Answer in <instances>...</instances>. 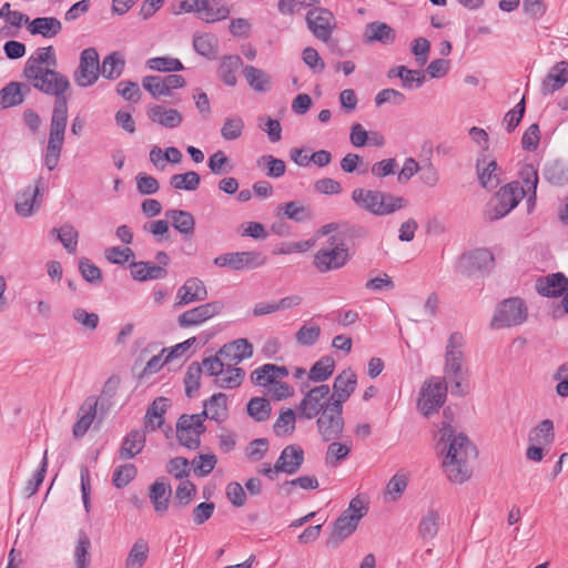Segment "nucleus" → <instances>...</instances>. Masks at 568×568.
I'll return each instance as SVG.
<instances>
[{
    "mask_svg": "<svg viewBox=\"0 0 568 568\" xmlns=\"http://www.w3.org/2000/svg\"><path fill=\"white\" fill-rule=\"evenodd\" d=\"M440 435L444 471L449 481L463 484L471 476L468 459L477 455L476 447L464 433L456 434L449 424L442 426Z\"/></svg>",
    "mask_w": 568,
    "mask_h": 568,
    "instance_id": "nucleus-1",
    "label": "nucleus"
},
{
    "mask_svg": "<svg viewBox=\"0 0 568 568\" xmlns=\"http://www.w3.org/2000/svg\"><path fill=\"white\" fill-rule=\"evenodd\" d=\"M23 75L34 89L55 98L50 121H68V98L65 93L71 85L69 79L53 69L34 71V69L29 68L23 70Z\"/></svg>",
    "mask_w": 568,
    "mask_h": 568,
    "instance_id": "nucleus-2",
    "label": "nucleus"
},
{
    "mask_svg": "<svg viewBox=\"0 0 568 568\" xmlns=\"http://www.w3.org/2000/svg\"><path fill=\"white\" fill-rule=\"evenodd\" d=\"M352 200L356 206L376 216L389 215L407 206V201L402 196L364 187L354 189Z\"/></svg>",
    "mask_w": 568,
    "mask_h": 568,
    "instance_id": "nucleus-3",
    "label": "nucleus"
},
{
    "mask_svg": "<svg viewBox=\"0 0 568 568\" xmlns=\"http://www.w3.org/2000/svg\"><path fill=\"white\" fill-rule=\"evenodd\" d=\"M367 507L361 496L354 497L348 507L335 520L333 530L326 541L327 547L336 548L357 528L359 520L366 515Z\"/></svg>",
    "mask_w": 568,
    "mask_h": 568,
    "instance_id": "nucleus-4",
    "label": "nucleus"
},
{
    "mask_svg": "<svg viewBox=\"0 0 568 568\" xmlns=\"http://www.w3.org/2000/svg\"><path fill=\"white\" fill-rule=\"evenodd\" d=\"M525 196L520 183L515 181L503 186L487 204L485 215L489 221H496L506 216L514 210Z\"/></svg>",
    "mask_w": 568,
    "mask_h": 568,
    "instance_id": "nucleus-5",
    "label": "nucleus"
},
{
    "mask_svg": "<svg viewBox=\"0 0 568 568\" xmlns=\"http://www.w3.org/2000/svg\"><path fill=\"white\" fill-rule=\"evenodd\" d=\"M528 308L520 297H509L501 301L491 320V328H508L521 325L527 321Z\"/></svg>",
    "mask_w": 568,
    "mask_h": 568,
    "instance_id": "nucleus-6",
    "label": "nucleus"
},
{
    "mask_svg": "<svg viewBox=\"0 0 568 568\" xmlns=\"http://www.w3.org/2000/svg\"><path fill=\"white\" fill-rule=\"evenodd\" d=\"M347 261L348 251L345 244L339 242L336 236H332L328 244L317 251L313 263L321 273H325L343 267Z\"/></svg>",
    "mask_w": 568,
    "mask_h": 568,
    "instance_id": "nucleus-7",
    "label": "nucleus"
},
{
    "mask_svg": "<svg viewBox=\"0 0 568 568\" xmlns=\"http://www.w3.org/2000/svg\"><path fill=\"white\" fill-rule=\"evenodd\" d=\"M446 395L447 385L444 379L433 377L426 381L420 388L418 408L424 416L429 417L443 406Z\"/></svg>",
    "mask_w": 568,
    "mask_h": 568,
    "instance_id": "nucleus-8",
    "label": "nucleus"
},
{
    "mask_svg": "<svg viewBox=\"0 0 568 568\" xmlns=\"http://www.w3.org/2000/svg\"><path fill=\"white\" fill-rule=\"evenodd\" d=\"M331 404V389L328 385L308 389L297 406L298 418L313 419L325 410Z\"/></svg>",
    "mask_w": 568,
    "mask_h": 568,
    "instance_id": "nucleus-9",
    "label": "nucleus"
},
{
    "mask_svg": "<svg viewBox=\"0 0 568 568\" xmlns=\"http://www.w3.org/2000/svg\"><path fill=\"white\" fill-rule=\"evenodd\" d=\"M316 417L317 430L324 442L336 440L342 436L344 430L343 406L331 403Z\"/></svg>",
    "mask_w": 568,
    "mask_h": 568,
    "instance_id": "nucleus-10",
    "label": "nucleus"
},
{
    "mask_svg": "<svg viewBox=\"0 0 568 568\" xmlns=\"http://www.w3.org/2000/svg\"><path fill=\"white\" fill-rule=\"evenodd\" d=\"M465 337L459 332L450 334L445 348L444 372L447 376L464 375L468 372L465 367Z\"/></svg>",
    "mask_w": 568,
    "mask_h": 568,
    "instance_id": "nucleus-11",
    "label": "nucleus"
},
{
    "mask_svg": "<svg viewBox=\"0 0 568 568\" xmlns=\"http://www.w3.org/2000/svg\"><path fill=\"white\" fill-rule=\"evenodd\" d=\"M100 74L99 53L94 48H87L80 54V63L74 71V81L81 88L94 84Z\"/></svg>",
    "mask_w": 568,
    "mask_h": 568,
    "instance_id": "nucleus-12",
    "label": "nucleus"
},
{
    "mask_svg": "<svg viewBox=\"0 0 568 568\" xmlns=\"http://www.w3.org/2000/svg\"><path fill=\"white\" fill-rule=\"evenodd\" d=\"M219 267H229L234 271L256 268L265 264L266 257L256 251L226 253L214 258Z\"/></svg>",
    "mask_w": 568,
    "mask_h": 568,
    "instance_id": "nucleus-13",
    "label": "nucleus"
},
{
    "mask_svg": "<svg viewBox=\"0 0 568 568\" xmlns=\"http://www.w3.org/2000/svg\"><path fill=\"white\" fill-rule=\"evenodd\" d=\"M306 23L315 38L327 42L336 27L333 12L326 8L316 7L306 14Z\"/></svg>",
    "mask_w": 568,
    "mask_h": 568,
    "instance_id": "nucleus-14",
    "label": "nucleus"
},
{
    "mask_svg": "<svg viewBox=\"0 0 568 568\" xmlns=\"http://www.w3.org/2000/svg\"><path fill=\"white\" fill-rule=\"evenodd\" d=\"M494 262L493 254L486 248H478L463 254L456 264L459 274L470 277L487 270Z\"/></svg>",
    "mask_w": 568,
    "mask_h": 568,
    "instance_id": "nucleus-15",
    "label": "nucleus"
},
{
    "mask_svg": "<svg viewBox=\"0 0 568 568\" xmlns=\"http://www.w3.org/2000/svg\"><path fill=\"white\" fill-rule=\"evenodd\" d=\"M68 121H50L49 139L44 154V165L49 171L58 166Z\"/></svg>",
    "mask_w": 568,
    "mask_h": 568,
    "instance_id": "nucleus-16",
    "label": "nucleus"
},
{
    "mask_svg": "<svg viewBox=\"0 0 568 568\" xmlns=\"http://www.w3.org/2000/svg\"><path fill=\"white\" fill-rule=\"evenodd\" d=\"M185 79L180 74L161 75H146L142 79V87L154 99L161 97H170L175 89L183 88Z\"/></svg>",
    "mask_w": 568,
    "mask_h": 568,
    "instance_id": "nucleus-17",
    "label": "nucleus"
},
{
    "mask_svg": "<svg viewBox=\"0 0 568 568\" xmlns=\"http://www.w3.org/2000/svg\"><path fill=\"white\" fill-rule=\"evenodd\" d=\"M224 308L221 301L209 302L187 310L179 315L178 324L182 328L199 326L210 318L219 315Z\"/></svg>",
    "mask_w": 568,
    "mask_h": 568,
    "instance_id": "nucleus-18",
    "label": "nucleus"
},
{
    "mask_svg": "<svg viewBox=\"0 0 568 568\" xmlns=\"http://www.w3.org/2000/svg\"><path fill=\"white\" fill-rule=\"evenodd\" d=\"M206 427L204 424H196L187 414L182 415L176 423V437L181 445L189 449H196L201 444V435Z\"/></svg>",
    "mask_w": 568,
    "mask_h": 568,
    "instance_id": "nucleus-19",
    "label": "nucleus"
},
{
    "mask_svg": "<svg viewBox=\"0 0 568 568\" xmlns=\"http://www.w3.org/2000/svg\"><path fill=\"white\" fill-rule=\"evenodd\" d=\"M357 385V376L352 369H344L339 373L333 383V393H331V403L337 406L351 397Z\"/></svg>",
    "mask_w": 568,
    "mask_h": 568,
    "instance_id": "nucleus-20",
    "label": "nucleus"
},
{
    "mask_svg": "<svg viewBox=\"0 0 568 568\" xmlns=\"http://www.w3.org/2000/svg\"><path fill=\"white\" fill-rule=\"evenodd\" d=\"M207 295L209 293L204 282L197 277H190L178 290L175 306L202 302L206 300Z\"/></svg>",
    "mask_w": 568,
    "mask_h": 568,
    "instance_id": "nucleus-21",
    "label": "nucleus"
},
{
    "mask_svg": "<svg viewBox=\"0 0 568 568\" xmlns=\"http://www.w3.org/2000/svg\"><path fill=\"white\" fill-rule=\"evenodd\" d=\"M536 291L546 297H560L568 292V277L562 273H552L536 281Z\"/></svg>",
    "mask_w": 568,
    "mask_h": 568,
    "instance_id": "nucleus-22",
    "label": "nucleus"
},
{
    "mask_svg": "<svg viewBox=\"0 0 568 568\" xmlns=\"http://www.w3.org/2000/svg\"><path fill=\"white\" fill-rule=\"evenodd\" d=\"M275 463L281 473L290 476L294 475L304 463V450L300 445H287L283 448Z\"/></svg>",
    "mask_w": 568,
    "mask_h": 568,
    "instance_id": "nucleus-23",
    "label": "nucleus"
},
{
    "mask_svg": "<svg viewBox=\"0 0 568 568\" xmlns=\"http://www.w3.org/2000/svg\"><path fill=\"white\" fill-rule=\"evenodd\" d=\"M146 115L150 121L165 129H175L183 122V114L179 110L166 108L162 104H154L148 108Z\"/></svg>",
    "mask_w": 568,
    "mask_h": 568,
    "instance_id": "nucleus-24",
    "label": "nucleus"
},
{
    "mask_svg": "<svg viewBox=\"0 0 568 568\" xmlns=\"http://www.w3.org/2000/svg\"><path fill=\"white\" fill-rule=\"evenodd\" d=\"M221 356L224 357L227 365L236 366L242 361L252 357L253 345L246 338H239L224 344L220 348Z\"/></svg>",
    "mask_w": 568,
    "mask_h": 568,
    "instance_id": "nucleus-25",
    "label": "nucleus"
},
{
    "mask_svg": "<svg viewBox=\"0 0 568 568\" xmlns=\"http://www.w3.org/2000/svg\"><path fill=\"white\" fill-rule=\"evenodd\" d=\"M568 82V62L560 61L552 65L541 82L540 91L544 95L552 94Z\"/></svg>",
    "mask_w": 568,
    "mask_h": 568,
    "instance_id": "nucleus-26",
    "label": "nucleus"
},
{
    "mask_svg": "<svg viewBox=\"0 0 568 568\" xmlns=\"http://www.w3.org/2000/svg\"><path fill=\"white\" fill-rule=\"evenodd\" d=\"M154 511L159 516H164L170 507L172 489L163 479H156L149 488L148 494Z\"/></svg>",
    "mask_w": 568,
    "mask_h": 568,
    "instance_id": "nucleus-27",
    "label": "nucleus"
},
{
    "mask_svg": "<svg viewBox=\"0 0 568 568\" xmlns=\"http://www.w3.org/2000/svg\"><path fill=\"white\" fill-rule=\"evenodd\" d=\"M42 178L37 180L34 186H27L23 191L19 192L16 197V211L21 216H30L33 213L34 206H40L38 196L40 195V185Z\"/></svg>",
    "mask_w": 568,
    "mask_h": 568,
    "instance_id": "nucleus-28",
    "label": "nucleus"
},
{
    "mask_svg": "<svg viewBox=\"0 0 568 568\" xmlns=\"http://www.w3.org/2000/svg\"><path fill=\"white\" fill-rule=\"evenodd\" d=\"M286 376H288V369L285 366L264 364L252 372L251 381L257 386H267Z\"/></svg>",
    "mask_w": 568,
    "mask_h": 568,
    "instance_id": "nucleus-29",
    "label": "nucleus"
},
{
    "mask_svg": "<svg viewBox=\"0 0 568 568\" xmlns=\"http://www.w3.org/2000/svg\"><path fill=\"white\" fill-rule=\"evenodd\" d=\"M130 267L132 277L139 282L162 280L168 275L166 268L156 266L151 262H132Z\"/></svg>",
    "mask_w": 568,
    "mask_h": 568,
    "instance_id": "nucleus-30",
    "label": "nucleus"
},
{
    "mask_svg": "<svg viewBox=\"0 0 568 568\" xmlns=\"http://www.w3.org/2000/svg\"><path fill=\"white\" fill-rule=\"evenodd\" d=\"M366 42H381L383 44H390L396 39L395 30L387 23L374 21L366 26L364 32Z\"/></svg>",
    "mask_w": 568,
    "mask_h": 568,
    "instance_id": "nucleus-31",
    "label": "nucleus"
},
{
    "mask_svg": "<svg viewBox=\"0 0 568 568\" xmlns=\"http://www.w3.org/2000/svg\"><path fill=\"white\" fill-rule=\"evenodd\" d=\"M97 414V402L85 400L79 408L78 420L73 425L72 433L75 438H81L85 435L90 426L92 425Z\"/></svg>",
    "mask_w": 568,
    "mask_h": 568,
    "instance_id": "nucleus-32",
    "label": "nucleus"
},
{
    "mask_svg": "<svg viewBox=\"0 0 568 568\" xmlns=\"http://www.w3.org/2000/svg\"><path fill=\"white\" fill-rule=\"evenodd\" d=\"M145 446V433L133 429L123 439L119 450L120 458L131 459L142 452Z\"/></svg>",
    "mask_w": 568,
    "mask_h": 568,
    "instance_id": "nucleus-33",
    "label": "nucleus"
},
{
    "mask_svg": "<svg viewBox=\"0 0 568 568\" xmlns=\"http://www.w3.org/2000/svg\"><path fill=\"white\" fill-rule=\"evenodd\" d=\"M165 216L172 221L173 227L185 239H190L194 234L195 220L193 215L184 210H169Z\"/></svg>",
    "mask_w": 568,
    "mask_h": 568,
    "instance_id": "nucleus-34",
    "label": "nucleus"
},
{
    "mask_svg": "<svg viewBox=\"0 0 568 568\" xmlns=\"http://www.w3.org/2000/svg\"><path fill=\"white\" fill-rule=\"evenodd\" d=\"M28 30L31 34H41L44 38H53L62 30V24L54 17H43L33 19Z\"/></svg>",
    "mask_w": 568,
    "mask_h": 568,
    "instance_id": "nucleus-35",
    "label": "nucleus"
},
{
    "mask_svg": "<svg viewBox=\"0 0 568 568\" xmlns=\"http://www.w3.org/2000/svg\"><path fill=\"white\" fill-rule=\"evenodd\" d=\"M245 377V372L243 368L236 367L234 365H226L222 373L214 379V383L217 387L224 389H233L239 387Z\"/></svg>",
    "mask_w": 568,
    "mask_h": 568,
    "instance_id": "nucleus-36",
    "label": "nucleus"
},
{
    "mask_svg": "<svg viewBox=\"0 0 568 568\" xmlns=\"http://www.w3.org/2000/svg\"><path fill=\"white\" fill-rule=\"evenodd\" d=\"M22 89H26V92L30 91V89L23 83H8L0 90V104L3 108H11L21 104L24 101V93L22 92Z\"/></svg>",
    "mask_w": 568,
    "mask_h": 568,
    "instance_id": "nucleus-37",
    "label": "nucleus"
},
{
    "mask_svg": "<svg viewBox=\"0 0 568 568\" xmlns=\"http://www.w3.org/2000/svg\"><path fill=\"white\" fill-rule=\"evenodd\" d=\"M476 169L479 183L484 189L491 190L497 186L499 179L496 173L498 166L495 160L489 162H486L485 159L478 160Z\"/></svg>",
    "mask_w": 568,
    "mask_h": 568,
    "instance_id": "nucleus-38",
    "label": "nucleus"
},
{
    "mask_svg": "<svg viewBox=\"0 0 568 568\" xmlns=\"http://www.w3.org/2000/svg\"><path fill=\"white\" fill-rule=\"evenodd\" d=\"M555 439L554 423L550 419L541 420L528 435L529 444L548 446Z\"/></svg>",
    "mask_w": 568,
    "mask_h": 568,
    "instance_id": "nucleus-39",
    "label": "nucleus"
},
{
    "mask_svg": "<svg viewBox=\"0 0 568 568\" xmlns=\"http://www.w3.org/2000/svg\"><path fill=\"white\" fill-rule=\"evenodd\" d=\"M42 64L48 67L57 65V58L53 47L49 45L38 49L36 55H32L28 59L23 70H28L29 68L34 69V71L51 70L50 68H43Z\"/></svg>",
    "mask_w": 568,
    "mask_h": 568,
    "instance_id": "nucleus-40",
    "label": "nucleus"
},
{
    "mask_svg": "<svg viewBox=\"0 0 568 568\" xmlns=\"http://www.w3.org/2000/svg\"><path fill=\"white\" fill-rule=\"evenodd\" d=\"M442 523V517L438 510L428 509L427 513L422 517L418 525V534L424 539H433L438 530Z\"/></svg>",
    "mask_w": 568,
    "mask_h": 568,
    "instance_id": "nucleus-41",
    "label": "nucleus"
},
{
    "mask_svg": "<svg viewBox=\"0 0 568 568\" xmlns=\"http://www.w3.org/2000/svg\"><path fill=\"white\" fill-rule=\"evenodd\" d=\"M217 45L219 41L217 38L213 33H203V34H195L193 37V48L194 50L207 58V59H215L217 55Z\"/></svg>",
    "mask_w": 568,
    "mask_h": 568,
    "instance_id": "nucleus-42",
    "label": "nucleus"
},
{
    "mask_svg": "<svg viewBox=\"0 0 568 568\" xmlns=\"http://www.w3.org/2000/svg\"><path fill=\"white\" fill-rule=\"evenodd\" d=\"M242 63V59L239 55H226L222 58L217 73L226 85L234 87L236 84L235 71Z\"/></svg>",
    "mask_w": 568,
    "mask_h": 568,
    "instance_id": "nucleus-43",
    "label": "nucleus"
},
{
    "mask_svg": "<svg viewBox=\"0 0 568 568\" xmlns=\"http://www.w3.org/2000/svg\"><path fill=\"white\" fill-rule=\"evenodd\" d=\"M244 75L248 85L257 92H266L271 89V77L263 70L253 65L244 68Z\"/></svg>",
    "mask_w": 568,
    "mask_h": 568,
    "instance_id": "nucleus-44",
    "label": "nucleus"
},
{
    "mask_svg": "<svg viewBox=\"0 0 568 568\" xmlns=\"http://www.w3.org/2000/svg\"><path fill=\"white\" fill-rule=\"evenodd\" d=\"M230 9L221 0H206L199 16L205 22H215L229 17Z\"/></svg>",
    "mask_w": 568,
    "mask_h": 568,
    "instance_id": "nucleus-45",
    "label": "nucleus"
},
{
    "mask_svg": "<svg viewBox=\"0 0 568 568\" xmlns=\"http://www.w3.org/2000/svg\"><path fill=\"white\" fill-rule=\"evenodd\" d=\"M297 417V410L294 412L292 408H283L273 425L274 434L277 436H291L295 430Z\"/></svg>",
    "mask_w": 568,
    "mask_h": 568,
    "instance_id": "nucleus-46",
    "label": "nucleus"
},
{
    "mask_svg": "<svg viewBox=\"0 0 568 568\" xmlns=\"http://www.w3.org/2000/svg\"><path fill=\"white\" fill-rule=\"evenodd\" d=\"M125 61L120 52L106 55L100 67L101 74L109 80L118 79L124 70Z\"/></svg>",
    "mask_w": 568,
    "mask_h": 568,
    "instance_id": "nucleus-47",
    "label": "nucleus"
},
{
    "mask_svg": "<svg viewBox=\"0 0 568 568\" xmlns=\"http://www.w3.org/2000/svg\"><path fill=\"white\" fill-rule=\"evenodd\" d=\"M519 176L523 181L520 189L525 192V195H528V201L535 200L538 184L537 169L532 164L525 163L519 170Z\"/></svg>",
    "mask_w": 568,
    "mask_h": 568,
    "instance_id": "nucleus-48",
    "label": "nucleus"
},
{
    "mask_svg": "<svg viewBox=\"0 0 568 568\" xmlns=\"http://www.w3.org/2000/svg\"><path fill=\"white\" fill-rule=\"evenodd\" d=\"M168 398L165 397H158L153 400L151 406L146 410V423L145 427H150L151 430H154L159 427H161L164 423L163 414L165 413L168 408Z\"/></svg>",
    "mask_w": 568,
    "mask_h": 568,
    "instance_id": "nucleus-49",
    "label": "nucleus"
},
{
    "mask_svg": "<svg viewBox=\"0 0 568 568\" xmlns=\"http://www.w3.org/2000/svg\"><path fill=\"white\" fill-rule=\"evenodd\" d=\"M409 477L405 473H396L387 483L384 498L386 501L398 500L408 486Z\"/></svg>",
    "mask_w": 568,
    "mask_h": 568,
    "instance_id": "nucleus-50",
    "label": "nucleus"
},
{
    "mask_svg": "<svg viewBox=\"0 0 568 568\" xmlns=\"http://www.w3.org/2000/svg\"><path fill=\"white\" fill-rule=\"evenodd\" d=\"M149 545L140 538L131 547L125 559V568H142L149 557Z\"/></svg>",
    "mask_w": 568,
    "mask_h": 568,
    "instance_id": "nucleus-51",
    "label": "nucleus"
},
{
    "mask_svg": "<svg viewBox=\"0 0 568 568\" xmlns=\"http://www.w3.org/2000/svg\"><path fill=\"white\" fill-rule=\"evenodd\" d=\"M209 408L210 419L221 423L227 417V396L223 393L214 394L205 403Z\"/></svg>",
    "mask_w": 568,
    "mask_h": 568,
    "instance_id": "nucleus-52",
    "label": "nucleus"
},
{
    "mask_svg": "<svg viewBox=\"0 0 568 568\" xmlns=\"http://www.w3.org/2000/svg\"><path fill=\"white\" fill-rule=\"evenodd\" d=\"M246 412L255 422L262 423L270 418L272 407L264 397H253L246 405Z\"/></svg>",
    "mask_w": 568,
    "mask_h": 568,
    "instance_id": "nucleus-53",
    "label": "nucleus"
},
{
    "mask_svg": "<svg viewBox=\"0 0 568 568\" xmlns=\"http://www.w3.org/2000/svg\"><path fill=\"white\" fill-rule=\"evenodd\" d=\"M335 361L331 356H323L310 369L308 378L313 382H324L334 372Z\"/></svg>",
    "mask_w": 568,
    "mask_h": 568,
    "instance_id": "nucleus-54",
    "label": "nucleus"
},
{
    "mask_svg": "<svg viewBox=\"0 0 568 568\" xmlns=\"http://www.w3.org/2000/svg\"><path fill=\"white\" fill-rule=\"evenodd\" d=\"M91 541L85 531L80 530L78 544L74 549V561L77 568H89Z\"/></svg>",
    "mask_w": 568,
    "mask_h": 568,
    "instance_id": "nucleus-55",
    "label": "nucleus"
},
{
    "mask_svg": "<svg viewBox=\"0 0 568 568\" xmlns=\"http://www.w3.org/2000/svg\"><path fill=\"white\" fill-rule=\"evenodd\" d=\"M200 183L201 178L194 171L174 174L170 179V185L175 190L195 191Z\"/></svg>",
    "mask_w": 568,
    "mask_h": 568,
    "instance_id": "nucleus-56",
    "label": "nucleus"
},
{
    "mask_svg": "<svg viewBox=\"0 0 568 568\" xmlns=\"http://www.w3.org/2000/svg\"><path fill=\"white\" fill-rule=\"evenodd\" d=\"M283 215L295 222H304L312 219L311 210L297 201H291L278 206Z\"/></svg>",
    "mask_w": 568,
    "mask_h": 568,
    "instance_id": "nucleus-57",
    "label": "nucleus"
},
{
    "mask_svg": "<svg viewBox=\"0 0 568 568\" xmlns=\"http://www.w3.org/2000/svg\"><path fill=\"white\" fill-rule=\"evenodd\" d=\"M52 233H57L58 240L69 253H74L78 245V231L71 224H63L60 229H53Z\"/></svg>",
    "mask_w": 568,
    "mask_h": 568,
    "instance_id": "nucleus-58",
    "label": "nucleus"
},
{
    "mask_svg": "<svg viewBox=\"0 0 568 568\" xmlns=\"http://www.w3.org/2000/svg\"><path fill=\"white\" fill-rule=\"evenodd\" d=\"M146 67L159 72H174L182 71L184 69L182 62L179 59L171 57L151 58L146 61Z\"/></svg>",
    "mask_w": 568,
    "mask_h": 568,
    "instance_id": "nucleus-59",
    "label": "nucleus"
},
{
    "mask_svg": "<svg viewBox=\"0 0 568 568\" xmlns=\"http://www.w3.org/2000/svg\"><path fill=\"white\" fill-rule=\"evenodd\" d=\"M196 494L195 485L187 480H181L179 486L175 489L174 498H175V507L184 508L191 504L194 496Z\"/></svg>",
    "mask_w": 568,
    "mask_h": 568,
    "instance_id": "nucleus-60",
    "label": "nucleus"
},
{
    "mask_svg": "<svg viewBox=\"0 0 568 568\" xmlns=\"http://www.w3.org/2000/svg\"><path fill=\"white\" fill-rule=\"evenodd\" d=\"M243 129L244 121L240 115L229 116L221 128V135L227 141L236 140L242 135Z\"/></svg>",
    "mask_w": 568,
    "mask_h": 568,
    "instance_id": "nucleus-61",
    "label": "nucleus"
},
{
    "mask_svg": "<svg viewBox=\"0 0 568 568\" xmlns=\"http://www.w3.org/2000/svg\"><path fill=\"white\" fill-rule=\"evenodd\" d=\"M331 442L332 443L328 445L325 455V463L326 465L334 467L337 465L338 462H342L347 458L351 452V446L335 440Z\"/></svg>",
    "mask_w": 568,
    "mask_h": 568,
    "instance_id": "nucleus-62",
    "label": "nucleus"
},
{
    "mask_svg": "<svg viewBox=\"0 0 568 568\" xmlns=\"http://www.w3.org/2000/svg\"><path fill=\"white\" fill-rule=\"evenodd\" d=\"M321 335V327L318 324H305L295 334L296 342L302 346L314 345Z\"/></svg>",
    "mask_w": 568,
    "mask_h": 568,
    "instance_id": "nucleus-63",
    "label": "nucleus"
},
{
    "mask_svg": "<svg viewBox=\"0 0 568 568\" xmlns=\"http://www.w3.org/2000/svg\"><path fill=\"white\" fill-rule=\"evenodd\" d=\"M138 469L133 464H124L119 466L112 476V483L116 488L128 486L136 476Z\"/></svg>",
    "mask_w": 568,
    "mask_h": 568,
    "instance_id": "nucleus-64",
    "label": "nucleus"
}]
</instances>
